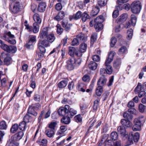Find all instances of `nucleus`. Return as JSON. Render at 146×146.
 <instances>
[{
	"mask_svg": "<svg viewBox=\"0 0 146 146\" xmlns=\"http://www.w3.org/2000/svg\"><path fill=\"white\" fill-rule=\"evenodd\" d=\"M115 54L116 53L114 51H111L108 57L106 59L105 64L106 66V72L108 74H111L112 72V68L109 64L113 61V57Z\"/></svg>",
	"mask_w": 146,
	"mask_h": 146,
	"instance_id": "obj_1",
	"label": "nucleus"
},
{
	"mask_svg": "<svg viewBox=\"0 0 146 146\" xmlns=\"http://www.w3.org/2000/svg\"><path fill=\"white\" fill-rule=\"evenodd\" d=\"M1 38L11 44H14L16 43L14 35L11 34L10 31L5 33Z\"/></svg>",
	"mask_w": 146,
	"mask_h": 146,
	"instance_id": "obj_2",
	"label": "nucleus"
},
{
	"mask_svg": "<svg viewBox=\"0 0 146 146\" xmlns=\"http://www.w3.org/2000/svg\"><path fill=\"white\" fill-rule=\"evenodd\" d=\"M145 121V119L143 116L135 118L134 120V125L132 129L134 131H136L140 130L142 122Z\"/></svg>",
	"mask_w": 146,
	"mask_h": 146,
	"instance_id": "obj_3",
	"label": "nucleus"
},
{
	"mask_svg": "<svg viewBox=\"0 0 146 146\" xmlns=\"http://www.w3.org/2000/svg\"><path fill=\"white\" fill-rule=\"evenodd\" d=\"M104 21V17L102 15L98 16L95 19L94 21V27L96 30L98 31L103 29V25L102 23Z\"/></svg>",
	"mask_w": 146,
	"mask_h": 146,
	"instance_id": "obj_4",
	"label": "nucleus"
},
{
	"mask_svg": "<svg viewBox=\"0 0 146 146\" xmlns=\"http://www.w3.org/2000/svg\"><path fill=\"white\" fill-rule=\"evenodd\" d=\"M50 45L49 42L46 39L42 40H39L37 44L38 48L39 50L42 52H45V47L49 46Z\"/></svg>",
	"mask_w": 146,
	"mask_h": 146,
	"instance_id": "obj_5",
	"label": "nucleus"
},
{
	"mask_svg": "<svg viewBox=\"0 0 146 146\" xmlns=\"http://www.w3.org/2000/svg\"><path fill=\"white\" fill-rule=\"evenodd\" d=\"M141 8V3L139 1H135L133 2L131 5L132 12L134 13H139Z\"/></svg>",
	"mask_w": 146,
	"mask_h": 146,
	"instance_id": "obj_6",
	"label": "nucleus"
},
{
	"mask_svg": "<svg viewBox=\"0 0 146 146\" xmlns=\"http://www.w3.org/2000/svg\"><path fill=\"white\" fill-rule=\"evenodd\" d=\"M139 134L138 132H136L134 135H133L132 132H130L129 135L128 142L130 144L133 143V140L135 142H137L139 140Z\"/></svg>",
	"mask_w": 146,
	"mask_h": 146,
	"instance_id": "obj_7",
	"label": "nucleus"
},
{
	"mask_svg": "<svg viewBox=\"0 0 146 146\" xmlns=\"http://www.w3.org/2000/svg\"><path fill=\"white\" fill-rule=\"evenodd\" d=\"M137 18L134 15H131V19L126 23L125 26L126 28H129L131 25L134 26L135 25L137 21Z\"/></svg>",
	"mask_w": 146,
	"mask_h": 146,
	"instance_id": "obj_8",
	"label": "nucleus"
},
{
	"mask_svg": "<svg viewBox=\"0 0 146 146\" xmlns=\"http://www.w3.org/2000/svg\"><path fill=\"white\" fill-rule=\"evenodd\" d=\"M74 58V57L70 58L67 62V68L70 71L73 70L75 66Z\"/></svg>",
	"mask_w": 146,
	"mask_h": 146,
	"instance_id": "obj_9",
	"label": "nucleus"
},
{
	"mask_svg": "<svg viewBox=\"0 0 146 146\" xmlns=\"http://www.w3.org/2000/svg\"><path fill=\"white\" fill-rule=\"evenodd\" d=\"M20 9V3L19 2H16L10 6V9L11 12L14 13H18Z\"/></svg>",
	"mask_w": 146,
	"mask_h": 146,
	"instance_id": "obj_10",
	"label": "nucleus"
},
{
	"mask_svg": "<svg viewBox=\"0 0 146 146\" xmlns=\"http://www.w3.org/2000/svg\"><path fill=\"white\" fill-rule=\"evenodd\" d=\"M2 49L8 52L12 53H15L17 50L16 46H9L6 44L2 46Z\"/></svg>",
	"mask_w": 146,
	"mask_h": 146,
	"instance_id": "obj_11",
	"label": "nucleus"
},
{
	"mask_svg": "<svg viewBox=\"0 0 146 146\" xmlns=\"http://www.w3.org/2000/svg\"><path fill=\"white\" fill-rule=\"evenodd\" d=\"M69 106L66 105L64 107H60L58 110V112L59 115L64 116L66 114L68 115V110L69 109Z\"/></svg>",
	"mask_w": 146,
	"mask_h": 146,
	"instance_id": "obj_12",
	"label": "nucleus"
},
{
	"mask_svg": "<svg viewBox=\"0 0 146 146\" xmlns=\"http://www.w3.org/2000/svg\"><path fill=\"white\" fill-rule=\"evenodd\" d=\"M48 34V28L47 27L44 28L40 30L39 37L41 39L45 38L47 37Z\"/></svg>",
	"mask_w": 146,
	"mask_h": 146,
	"instance_id": "obj_13",
	"label": "nucleus"
},
{
	"mask_svg": "<svg viewBox=\"0 0 146 146\" xmlns=\"http://www.w3.org/2000/svg\"><path fill=\"white\" fill-rule=\"evenodd\" d=\"M117 130L118 133L123 137H125L127 135V133L126 132L124 126H119L117 127Z\"/></svg>",
	"mask_w": 146,
	"mask_h": 146,
	"instance_id": "obj_14",
	"label": "nucleus"
},
{
	"mask_svg": "<svg viewBox=\"0 0 146 146\" xmlns=\"http://www.w3.org/2000/svg\"><path fill=\"white\" fill-rule=\"evenodd\" d=\"M81 12L80 11H78L75 14L70 16L69 19L70 21H71L73 19L77 20L81 17Z\"/></svg>",
	"mask_w": 146,
	"mask_h": 146,
	"instance_id": "obj_15",
	"label": "nucleus"
},
{
	"mask_svg": "<svg viewBox=\"0 0 146 146\" xmlns=\"http://www.w3.org/2000/svg\"><path fill=\"white\" fill-rule=\"evenodd\" d=\"M107 81V79L104 76H102L98 80L97 82L98 85L103 86L105 85Z\"/></svg>",
	"mask_w": 146,
	"mask_h": 146,
	"instance_id": "obj_16",
	"label": "nucleus"
},
{
	"mask_svg": "<svg viewBox=\"0 0 146 146\" xmlns=\"http://www.w3.org/2000/svg\"><path fill=\"white\" fill-rule=\"evenodd\" d=\"M24 133L22 131H20L16 133L12 137L15 140L19 141L22 139L24 135Z\"/></svg>",
	"mask_w": 146,
	"mask_h": 146,
	"instance_id": "obj_17",
	"label": "nucleus"
},
{
	"mask_svg": "<svg viewBox=\"0 0 146 146\" xmlns=\"http://www.w3.org/2000/svg\"><path fill=\"white\" fill-rule=\"evenodd\" d=\"M129 120L122 119L121 120V122L122 125L127 127H130L132 126V123Z\"/></svg>",
	"mask_w": 146,
	"mask_h": 146,
	"instance_id": "obj_18",
	"label": "nucleus"
},
{
	"mask_svg": "<svg viewBox=\"0 0 146 146\" xmlns=\"http://www.w3.org/2000/svg\"><path fill=\"white\" fill-rule=\"evenodd\" d=\"M46 7V3L45 2H41L38 5V10L40 12H42L45 11Z\"/></svg>",
	"mask_w": 146,
	"mask_h": 146,
	"instance_id": "obj_19",
	"label": "nucleus"
},
{
	"mask_svg": "<svg viewBox=\"0 0 146 146\" xmlns=\"http://www.w3.org/2000/svg\"><path fill=\"white\" fill-rule=\"evenodd\" d=\"M61 122L62 123L64 124H69L70 122V117L68 115L63 117L61 119Z\"/></svg>",
	"mask_w": 146,
	"mask_h": 146,
	"instance_id": "obj_20",
	"label": "nucleus"
},
{
	"mask_svg": "<svg viewBox=\"0 0 146 146\" xmlns=\"http://www.w3.org/2000/svg\"><path fill=\"white\" fill-rule=\"evenodd\" d=\"M68 83L67 80H64L60 82L58 84V87L60 89L65 87Z\"/></svg>",
	"mask_w": 146,
	"mask_h": 146,
	"instance_id": "obj_21",
	"label": "nucleus"
},
{
	"mask_svg": "<svg viewBox=\"0 0 146 146\" xmlns=\"http://www.w3.org/2000/svg\"><path fill=\"white\" fill-rule=\"evenodd\" d=\"M65 15L64 12H60L58 14L54 17V19L57 21H59L63 19Z\"/></svg>",
	"mask_w": 146,
	"mask_h": 146,
	"instance_id": "obj_22",
	"label": "nucleus"
},
{
	"mask_svg": "<svg viewBox=\"0 0 146 146\" xmlns=\"http://www.w3.org/2000/svg\"><path fill=\"white\" fill-rule=\"evenodd\" d=\"M45 133L48 137L51 138L53 136L54 132L53 130L48 129L46 130Z\"/></svg>",
	"mask_w": 146,
	"mask_h": 146,
	"instance_id": "obj_23",
	"label": "nucleus"
},
{
	"mask_svg": "<svg viewBox=\"0 0 146 146\" xmlns=\"http://www.w3.org/2000/svg\"><path fill=\"white\" fill-rule=\"evenodd\" d=\"M34 21L38 24H40L41 22V19L40 17V15L37 14H35L33 16Z\"/></svg>",
	"mask_w": 146,
	"mask_h": 146,
	"instance_id": "obj_24",
	"label": "nucleus"
},
{
	"mask_svg": "<svg viewBox=\"0 0 146 146\" xmlns=\"http://www.w3.org/2000/svg\"><path fill=\"white\" fill-rule=\"evenodd\" d=\"M79 41L84 42L87 40V37L84 34H79L76 36Z\"/></svg>",
	"mask_w": 146,
	"mask_h": 146,
	"instance_id": "obj_25",
	"label": "nucleus"
},
{
	"mask_svg": "<svg viewBox=\"0 0 146 146\" xmlns=\"http://www.w3.org/2000/svg\"><path fill=\"white\" fill-rule=\"evenodd\" d=\"M128 17V15L126 13H124L120 16L118 19V21L123 22L125 21Z\"/></svg>",
	"mask_w": 146,
	"mask_h": 146,
	"instance_id": "obj_26",
	"label": "nucleus"
},
{
	"mask_svg": "<svg viewBox=\"0 0 146 146\" xmlns=\"http://www.w3.org/2000/svg\"><path fill=\"white\" fill-rule=\"evenodd\" d=\"M32 121V117L28 114H26L23 118V121L25 122L26 123H29Z\"/></svg>",
	"mask_w": 146,
	"mask_h": 146,
	"instance_id": "obj_27",
	"label": "nucleus"
},
{
	"mask_svg": "<svg viewBox=\"0 0 146 146\" xmlns=\"http://www.w3.org/2000/svg\"><path fill=\"white\" fill-rule=\"evenodd\" d=\"M100 10L99 7L97 6H96L93 9L91 13V15L92 16L94 17L97 15L99 12Z\"/></svg>",
	"mask_w": 146,
	"mask_h": 146,
	"instance_id": "obj_28",
	"label": "nucleus"
},
{
	"mask_svg": "<svg viewBox=\"0 0 146 146\" xmlns=\"http://www.w3.org/2000/svg\"><path fill=\"white\" fill-rule=\"evenodd\" d=\"M86 86L85 84L83 83H81L78 84L77 88L79 91L84 92L85 91Z\"/></svg>",
	"mask_w": 146,
	"mask_h": 146,
	"instance_id": "obj_29",
	"label": "nucleus"
},
{
	"mask_svg": "<svg viewBox=\"0 0 146 146\" xmlns=\"http://www.w3.org/2000/svg\"><path fill=\"white\" fill-rule=\"evenodd\" d=\"M103 91V87L101 86L98 85L96 90V95L98 96H101Z\"/></svg>",
	"mask_w": 146,
	"mask_h": 146,
	"instance_id": "obj_30",
	"label": "nucleus"
},
{
	"mask_svg": "<svg viewBox=\"0 0 146 146\" xmlns=\"http://www.w3.org/2000/svg\"><path fill=\"white\" fill-rule=\"evenodd\" d=\"M34 109L31 106L29 107L27 113L29 114H31L34 116H36L37 115V113L34 110Z\"/></svg>",
	"mask_w": 146,
	"mask_h": 146,
	"instance_id": "obj_31",
	"label": "nucleus"
},
{
	"mask_svg": "<svg viewBox=\"0 0 146 146\" xmlns=\"http://www.w3.org/2000/svg\"><path fill=\"white\" fill-rule=\"evenodd\" d=\"M87 48V45L86 43L83 42L80 44L79 50L81 52L84 53L86 51Z\"/></svg>",
	"mask_w": 146,
	"mask_h": 146,
	"instance_id": "obj_32",
	"label": "nucleus"
},
{
	"mask_svg": "<svg viewBox=\"0 0 146 146\" xmlns=\"http://www.w3.org/2000/svg\"><path fill=\"white\" fill-rule=\"evenodd\" d=\"M37 23H35L33 24V28H32L33 32L34 33H36L38 32L39 31V25Z\"/></svg>",
	"mask_w": 146,
	"mask_h": 146,
	"instance_id": "obj_33",
	"label": "nucleus"
},
{
	"mask_svg": "<svg viewBox=\"0 0 146 146\" xmlns=\"http://www.w3.org/2000/svg\"><path fill=\"white\" fill-rule=\"evenodd\" d=\"M77 113L76 110L73 108H70V106H69V109L68 110V115L70 114V116H72L76 114Z\"/></svg>",
	"mask_w": 146,
	"mask_h": 146,
	"instance_id": "obj_34",
	"label": "nucleus"
},
{
	"mask_svg": "<svg viewBox=\"0 0 146 146\" xmlns=\"http://www.w3.org/2000/svg\"><path fill=\"white\" fill-rule=\"evenodd\" d=\"M37 143L42 146H46L47 145V140L46 139H39L37 141Z\"/></svg>",
	"mask_w": 146,
	"mask_h": 146,
	"instance_id": "obj_35",
	"label": "nucleus"
},
{
	"mask_svg": "<svg viewBox=\"0 0 146 146\" xmlns=\"http://www.w3.org/2000/svg\"><path fill=\"white\" fill-rule=\"evenodd\" d=\"M97 64L93 61H91L88 64L89 68L92 70H96L97 68Z\"/></svg>",
	"mask_w": 146,
	"mask_h": 146,
	"instance_id": "obj_36",
	"label": "nucleus"
},
{
	"mask_svg": "<svg viewBox=\"0 0 146 146\" xmlns=\"http://www.w3.org/2000/svg\"><path fill=\"white\" fill-rule=\"evenodd\" d=\"M121 64V59L120 58L117 59L113 63V67L115 68L118 69L120 66Z\"/></svg>",
	"mask_w": 146,
	"mask_h": 146,
	"instance_id": "obj_37",
	"label": "nucleus"
},
{
	"mask_svg": "<svg viewBox=\"0 0 146 146\" xmlns=\"http://www.w3.org/2000/svg\"><path fill=\"white\" fill-rule=\"evenodd\" d=\"M11 141L9 145V146H19V143L18 141L15 140L12 137H11Z\"/></svg>",
	"mask_w": 146,
	"mask_h": 146,
	"instance_id": "obj_38",
	"label": "nucleus"
},
{
	"mask_svg": "<svg viewBox=\"0 0 146 146\" xmlns=\"http://www.w3.org/2000/svg\"><path fill=\"white\" fill-rule=\"evenodd\" d=\"M123 117L127 120H131L132 119L133 116L132 114L129 113L127 111H126L123 114Z\"/></svg>",
	"mask_w": 146,
	"mask_h": 146,
	"instance_id": "obj_39",
	"label": "nucleus"
},
{
	"mask_svg": "<svg viewBox=\"0 0 146 146\" xmlns=\"http://www.w3.org/2000/svg\"><path fill=\"white\" fill-rule=\"evenodd\" d=\"M108 137V135H104L102 137V141L105 142L106 143V145L105 146H106V144L108 143H109L110 144H109V146L111 145H112V144L111 142H112V141L111 140H108L107 141H106L107 138Z\"/></svg>",
	"mask_w": 146,
	"mask_h": 146,
	"instance_id": "obj_40",
	"label": "nucleus"
},
{
	"mask_svg": "<svg viewBox=\"0 0 146 146\" xmlns=\"http://www.w3.org/2000/svg\"><path fill=\"white\" fill-rule=\"evenodd\" d=\"M19 128L18 124L15 123L12 125L10 129V131L11 133H14L17 131Z\"/></svg>",
	"mask_w": 146,
	"mask_h": 146,
	"instance_id": "obj_41",
	"label": "nucleus"
},
{
	"mask_svg": "<svg viewBox=\"0 0 146 146\" xmlns=\"http://www.w3.org/2000/svg\"><path fill=\"white\" fill-rule=\"evenodd\" d=\"M60 130L58 131L56 134L59 135L61 134H63L67 130V127L64 126H62L60 127Z\"/></svg>",
	"mask_w": 146,
	"mask_h": 146,
	"instance_id": "obj_42",
	"label": "nucleus"
},
{
	"mask_svg": "<svg viewBox=\"0 0 146 146\" xmlns=\"http://www.w3.org/2000/svg\"><path fill=\"white\" fill-rule=\"evenodd\" d=\"M127 51V48L125 46H123L119 49L118 54H125L126 52Z\"/></svg>",
	"mask_w": 146,
	"mask_h": 146,
	"instance_id": "obj_43",
	"label": "nucleus"
},
{
	"mask_svg": "<svg viewBox=\"0 0 146 146\" xmlns=\"http://www.w3.org/2000/svg\"><path fill=\"white\" fill-rule=\"evenodd\" d=\"M76 50V48L74 47H70L68 52L69 54L70 55L71 57H74V55L75 54Z\"/></svg>",
	"mask_w": 146,
	"mask_h": 146,
	"instance_id": "obj_44",
	"label": "nucleus"
},
{
	"mask_svg": "<svg viewBox=\"0 0 146 146\" xmlns=\"http://www.w3.org/2000/svg\"><path fill=\"white\" fill-rule=\"evenodd\" d=\"M96 33L92 34L91 36L90 46L93 45L94 42L96 41Z\"/></svg>",
	"mask_w": 146,
	"mask_h": 146,
	"instance_id": "obj_45",
	"label": "nucleus"
},
{
	"mask_svg": "<svg viewBox=\"0 0 146 146\" xmlns=\"http://www.w3.org/2000/svg\"><path fill=\"white\" fill-rule=\"evenodd\" d=\"M47 39L49 42L52 43L54 41L55 38L53 34H51L48 35Z\"/></svg>",
	"mask_w": 146,
	"mask_h": 146,
	"instance_id": "obj_46",
	"label": "nucleus"
},
{
	"mask_svg": "<svg viewBox=\"0 0 146 146\" xmlns=\"http://www.w3.org/2000/svg\"><path fill=\"white\" fill-rule=\"evenodd\" d=\"M57 28L56 32L58 34L60 35L62 33L63 29L62 28L60 25L58 24L56 26Z\"/></svg>",
	"mask_w": 146,
	"mask_h": 146,
	"instance_id": "obj_47",
	"label": "nucleus"
},
{
	"mask_svg": "<svg viewBox=\"0 0 146 146\" xmlns=\"http://www.w3.org/2000/svg\"><path fill=\"white\" fill-rule=\"evenodd\" d=\"M82 19L84 22H85L87 19L90 18V16L88 15L87 13L84 12L82 14Z\"/></svg>",
	"mask_w": 146,
	"mask_h": 146,
	"instance_id": "obj_48",
	"label": "nucleus"
},
{
	"mask_svg": "<svg viewBox=\"0 0 146 146\" xmlns=\"http://www.w3.org/2000/svg\"><path fill=\"white\" fill-rule=\"evenodd\" d=\"M26 125V123L22 121L19 123L18 127L20 129L23 131L25 130Z\"/></svg>",
	"mask_w": 146,
	"mask_h": 146,
	"instance_id": "obj_49",
	"label": "nucleus"
},
{
	"mask_svg": "<svg viewBox=\"0 0 146 146\" xmlns=\"http://www.w3.org/2000/svg\"><path fill=\"white\" fill-rule=\"evenodd\" d=\"M111 139L113 141L117 140L118 138L117 133L116 132H113L111 133Z\"/></svg>",
	"mask_w": 146,
	"mask_h": 146,
	"instance_id": "obj_50",
	"label": "nucleus"
},
{
	"mask_svg": "<svg viewBox=\"0 0 146 146\" xmlns=\"http://www.w3.org/2000/svg\"><path fill=\"white\" fill-rule=\"evenodd\" d=\"M7 125L5 121H3L0 122V129H5Z\"/></svg>",
	"mask_w": 146,
	"mask_h": 146,
	"instance_id": "obj_51",
	"label": "nucleus"
},
{
	"mask_svg": "<svg viewBox=\"0 0 146 146\" xmlns=\"http://www.w3.org/2000/svg\"><path fill=\"white\" fill-rule=\"evenodd\" d=\"M127 39L128 40H130L132 37L133 35V30L132 29H130L128 30L127 32Z\"/></svg>",
	"mask_w": 146,
	"mask_h": 146,
	"instance_id": "obj_52",
	"label": "nucleus"
},
{
	"mask_svg": "<svg viewBox=\"0 0 146 146\" xmlns=\"http://www.w3.org/2000/svg\"><path fill=\"white\" fill-rule=\"evenodd\" d=\"M36 36L32 35L29 38L28 42L33 44L34 42H36Z\"/></svg>",
	"mask_w": 146,
	"mask_h": 146,
	"instance_id": "obj_53",
	"label": "nucleus"
},
{
	"mask_svg": "<svg viewBox=\"0 0 146 146\" xmlns=\"http://www.w3.org/2000/svg\"><path fill=\"white\" fill-rule=\"evenodd\" d=\"M74 119L75 121L77 122H81L82 121V117L80 114H78L75 116Z\"/></svg>",
	"mask_w": 146,
	"mask_h": 146,
	"instance_id": "obj_54",
	"label": "nucleus"
},
{
	"mask_svg": "<svg viewBox=\"0 0 146 146\" xmlns=\"http://www.w3.org/2000/svg\"><path fill=\"white\" fill-rule=\"evenodd\" d=\"M11 58L9 57H7L4 60V63L5 64L8 66L11 63Z\"/></svg>",
	"mask_w": 146,
	"mask_h": 146,
	"instance_id": "obj_55",
	"label": "nucleus"
},
{
	"mask_svg": "<svg viewBox=\"0 0 146 146\" xmlns=\"http://www.w3.org/2000/svg\"><path fill=\"white\" fill-rule=\"evenodd\" d=\"M141 88L142 85L140 83H138L137 86L135 89V93H139L141 90Z\"/></svg>",
	"mask_w": 146,
	"mask_h": 146,
	"instance_id": "obj_56",
	"label": "nucleus"
},
{
	"mask_svg": "<svg viewBox=\"0 0 146 146\" xmlns=\"http://www.w3.org/2000/svg\"><path fill=\"white\" fill-rule=\"evenodd\" d=\"M79 44V41L77 38H74L71 42L72 45L73 46L77 45Z\"/></svg>",
	"mask_w": 146,
	"mask_h": 146,
	"instance_id": "obj_57",
	"label": "nucleus"
},
{
	"mask_svg": "<svg viewBox=\"0 0 146 146\" xmlns=\"http://www.w3.org/2000/svg\"><path fill=\"white\" fill-rule=\"evenodd\" d=\"M57 124V123L55 121H53L50 123L49 125V127L50 128V129H51L52 130H54V128Z\"/></svg>",
	"mask_w": 146,
	"mask_h": 146,
	"instance_id": "obj_58",
	"label": "nucleus"
},
{
	"mask_svg": "<svg viewBox=\"0 0 146 146\" xmlns=\"http://www.w3.org/2000/svg\"><path fill=\"white\" fill-rule=\"evenodd\" d=\"M97 1L98 4L100 7H104L106 4L105 0H97Z\"/></svg>",
	"mask_w": 146,
	"mask_h": 146,
	"instance_id": "obj_59",
	"label": "nucleus"
},
{
	"mask_svg": "<svg viewBox=\"0 0 146 146\" xmlns=\"http://www.w3.org/2000/svg\"><path fill=\"white\" fill-rule=\"evenodd\" d=\"M40 96L39 94L35 93L33 96V99L36 102H39L40 101Z\"/></svg>",
	"mask_w": 146,
	"mask_h": 146,
	"instance_id": "obj_60",
	"label": "nucleus"
},
{
	"mask_svg": "<svg viewBox=\"0 0 146 146\" xmlns=\"http://www.w3.org/2000/svg\"><path fill=\"white\" fill-rule=\"evenodd\" d=\"M117 42V40L116 38L112 37L111 39V42L110 44V46L111 47H113L115 45Z\"/></svg>",
	"mask_w": 146,
	"mask_h": 146,
	"instance_id": "obj_61",
	"label": "nucleus"
},
{
	"mask_svg": "<svg viewBox=\"0 0 146 146\" xmlns=\"http://www.w3.org/2000/svg\"><path fill=\"white\" fill-rule=\"evenodd\" d=\"M145 106L142 104H140L139 106V111L141 112H143L145 110Z\"/></svg>",
	"mask_w": 146,
	"mask_h": 146,
	"instance_id": "obj_62",
	"label": "nucleus"
},
{
	"mask_svg": "<svg viewBox=\"0 0 146 146\" xmlns=\"http://www.w3.org/2000/svg\"><path fill=\"white\" fill-rule=\"evenodd\" d=\"M74 61L75 66H79L81 64L82 60L81 59L79 58H78L76 60L74 58Z\"/></svg>",
	"mask_w": 146,
	"mask_h": 146,
	"instance_id": "obj_63",
	"label": "nucleus"
},
{
	"mask_svg": "<svg viewBox=\"0 0 146 146\" xmlns=\"http://www.w3.org/2000/svg\"><path fill=\"white\" fill-rule=\"evenodd\" d=\"M83 80L85 82H88L90 80V76L88 75H84L82 77Z\"/></svg>",
	"mask_w": 146,
	"mask_h": 146,
	"instance_id": "obj_64",
	"label": "nucleus"
}]
</instances>
